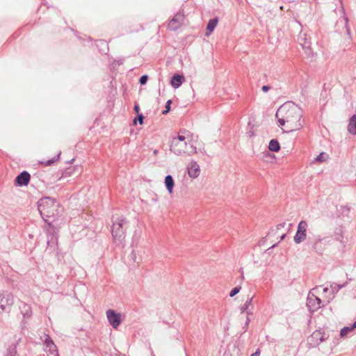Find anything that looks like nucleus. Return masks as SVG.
<instances>
[{
    "mask_svg": "<svg viewBox=\"0 0 356 356\" xmlns=\"http://www.w3.org/2000/svg\"><path fill=\"white\" fill-rule=\"evenodd\" d=\"M323 293H325V294H326L327 293H330V296H328V298H329V297H330V296H332V291H331V289H330V288H328L327 286H326V287H323Z\"/></svg>",
    "mask_w": 356,
    "mask_h": 356,
    "instance_id": "obj_36",
    "label": "nucleus"
},
{
    "mask_svg": "<svg viewBox=\"0 0 356 356\" xmlns=\"http://www.w3.org/2000/svg\"><path fill=\"white\" fill-rule=\"evenodd\" d=\"M324 340H325V339H324V338H323V337H321L320 338V341H323Z\"/></svg>",
    "mask_w": 356,
    "mask_h": 356,
    "instance_id": "obj_48",
    "label": "nucleus"
},
{
    "mask_svg": "<svg viewBox=\"0 0 356 356\" xmlns=\"http://www.w3.org/2000/svg\"><path fill=\"white\" fill-rule=\"evenodd\" d=\"M59 202L50 197H43L38 201V209L47 224H50V220L54 219L58 216Z\"/></svg>",
    "mask_w": 356,
    "mask_h": 356,
    "instance_id": "obj_2",
    "label": "nucleus"
},
{
    "mask_svg": "<svg viewBox=\"0 0 356 356\" xmlns=\"http://www.w3.org/2000/svg\"><path fill=\"white\" fill-rule=\"evenodd\" d=\"M101 42H102V44H104L106 46L107 45L106 43L104 41H101Z\"/></svg>",
    "mask_w": 356,
    "mask_h": 356,
    "instance_id": "obj_47",
    "label": "nucleus"
},
{
    "mask_svg": "<svg viewBox=\"0 0 356 356\" xmlns=\"http://www.w3.org/2000/svg\"><path fill=\"white\" fill-rule=\"evenodd\" d=\"M250 318L248 316H247L246 321H245V325H244V327H243V328L245 329V331L247 330L248 326V325L250 323Z\"/></svg>",
    "mask_w": 356,
    "mask_h": 356,
    "instance_id": "obj_37",
    "label": "nucleus"
},
{
    "mask_svg": "<svg viewBox=\"0 0 356 356\" xmlns=\"http://www.w3.org/2000/svg\"><path fill=\"white\" fill-rule=\"evenodd\" d=\"M149 76L146 74L141 76L139 79V83L140 85H145L147 82Z\"/></svg>",
    "mask_w": 356,
    "mask_h": 356,
    "instance_id": "obj_35",
    "label": "nucleus"
},
{
    "mask_svg": "<svg viewBox=\"0 0 356 356\" xmlns=\"http://www.w3.org/2000/svg\"><path fill=\"white\" fill-rule=\"evenodd\" d=\"M348 131L352 135L356 136V114L353 115L349 120Z\"/></svg>",
    "mask_w": 356,
    "mask_h": 356,
    "instance_id": "obj_16",
    "label": "nucleus"
},
{
    "mask_svg": "<svg viewBox=\"0 0 356 356\" xmlns=\"http://www.w3.org/2000/svg\"><path fill=\"white\" fill-rule=\"evenodd\" d=\"M188 173L190 177L196 178L200 175V166L196 161H191L188 168Z\"/></svg>",
    "mask_w": 356,
    "mask_h": 356,
    "instance_id": "obj_11",
    "label": "nucleus"
},
{
    "mask_svg": "<svg viewBox=\"0 0 356 356\" xmlns=\"http://www.w3.org/2000/svg\"><path fill=\"white\" fill-rule=\"evenodd\" d=\"M31 179L30 174L24 170L19 173L15 179V185L17 186H26Z\"/></svg>",
    "mask_w": 356,
    "mask_h": 356,
    "instance_id": "obj_8",
    "label": "nucleus"
},
{
    "mask_svg": "<svg viewBox=\"0 0 356 356\" xmlns=\"http://www.w3.org/2000/svg\"><path fill=\"white\" fill-rule=\"evenodd\" d=\"M74 160V159H72V160L70 161V163L72 162Z\"/></svg>",
    "mask_w": 356,
    "mask_h": 356,
    "instance_id": "obj_51",
    "label": "nucleus"
},
{
    "mask_svg": "<svg viewBox=\"0 0 356 356\" xmlns=\"http://www.w3.org/2000/svg\"><path fill=\"white\" fill-rule=\"evenodd\" d=\"M172 104V100L171 99H168L165 104V109L162 111V114L163 115H166L167 113H169V111H170V105Z\"/></svg>",
    "mask_w": 356,
    "mask_h": 356,
    "instance_id": "obj_32",
    "label": "nucleus"
},
{
    "mask_svg": "<svg viewBox=\"0 0 356 356\" xmlns=\"http://www.w3.org/2000/svg\"><path fill=\"white\" fill-rule=\"evenodd\" d=\"M241 277H242V279H244L243 272V271H241Z\"/></svg>",
    "mask_w": 356,
    "mask_h": 356,
    "instance_id": "obj_49",
    "label": "nucleus"
},
{
    "mask_svg": "<svg viewBox=\"0 0 356 356\" xmlns=\"http://www.w3.org/2000/svg\"><path fill=\"white\" fill-rule=\"evenodd\" d=\"M157 152H158V151H157V150H154V154H157Z\"/></svg>",
    "mask_w": 356,
    "mask_h": 356,
    "instance_id": "obj_50",
    "label": "nucleus"
},
{
    "mask_svg": "<svg viewBox=\"0 0 356 356\" xmlns=\"http://www.w3.org/2000/svg\"><path fill=\"white\" fill-rule=\"evenodd\" d=\"M44 344L46 346L47 348L49 346H51L52 348L53 347V345H54V341L52 340V339L49 336V335H47L45 339L44 340Z\"/></svg>",
    "mask_w": 356,
    "mask_h": 356,
    "instance_id": "obj_29",
    "label": "nucleus"
},
{
    "mask_svg": "<svg viewBox=\"0 0 356 356\" xmlns=\"http://www.w3.org/2000/svg\"><path fill=\"white\" fill-rule=\"evenodd\" d=\"M73 169L71 168H67L62 174V177L58 179L60 180L62 177H69L72 175Z\"/></svg>",
    "mask_w": 356,
    "mask_h": 356,
    "instance_id": "obj_33",
    "label": "nucleus"
},
{
    "mask_svg": "<svg viewBox=\"0 0 356 356\" xmlns=\"http://www.w3.org/2000/svg\"><path fill=\"white\" fill-rule=\"evenodd\" d=\"M134 110L136 113H137V114L140 113V106L138 104H135L134 106Z\"/></svg>",
    "mask_w": 356,
    "mask_h": 356,
    "instance_id": "obj_39",
    "label": "nucleus"
},
{
    "mask_svg": "<svg viewBox=\"0 0 356 356\" xmlns=\"http://www.w3.org/2000/svg\"><path fill=\"white\" fill-rule=\"evenodd\" d=\"M241 289V286H236L233 288L229 293V297H234V296H236L238 293H239Z\"/></svg>",
    "mask_w": 356,
    "mask_h": 356,
    "instance_id": "obj_34",
    "label": "nucleus"
},
{
    "mask_svg": "<svg viewBox=\"0 0 356 356\" xmlns=\"http://www.w3.org/2000/svg\"><path fill=\"white\" fill-rule=\"evenodd\" d=\"M261 354V350L259 348H257L256 351L251 355V356H259Z\"/></svg>",
    "mask_w": 356,
    "mask_h": 356,
    "instance_id": "obj_41",
    "label": "nucleus"
},
{
    "mask_svg": "<svg viewBox=\"0 0 356 356\" xmlns=\"http://www.w3.org/2000/svg\"><path fill=\"white\" fill-rule=\"evenodd\" d=\"M186 137L184 136L179 135L177 137L172 138L170 142V149L175 154L181 156L184 154L185 150H184V148H178V146L179 145H184V147H186Z\"/></svg>",
    "mask_w": 356,
    "mask_h": 356,
    "instance_id": "obj_4",
    "label": "nucleus"
},
{
    "mask_svg": "<svg viewBox=\"0 0 356 356\" xmlns=\"http://www.w3.org/2000/svg\"><path fill=\"white\" fill-rule=\"evenodd\" d=\"M351 327L353 330L356 328V321L351 325Z\"/></svg>",
    "mask_w": 356,
    "mask_h": 356,
    "instance_id": "obj_43",
    "label": "nucleus"
},
{
    "mask_svg": "<svg viewBox=\"0 0 356 356\" xmlns=\"http://www.w3.org/2000/svg\"><path fill=\"white\" fill-rule=\"evenodd\" d=\"M131 258L134 262H136V255L134 250L131 252Z\"/></svg>",
    "mask_w": 356,
    "mask_h": 356,
    "instance_id": "obj_40",
    "label": "nucleus"
},
{
    "mask_svg": "<svg viewBox=\"0 0 356 356\" xmlns=\"http://www.w3.org/2000/svg\"><path fill=\"white\" fill-rule=\"evenodd\" d=\"M327 157L328 156L326 153L321 152L314 159V161L323 162L325 161Z\"/></svg>",
    "mask_w": 356,
    "mask_h": 356,
    "instance_id": "obj_27",
    "label": "nucleus"
},
{
    "mask_svg": "<svg viewBox=\"0 0 356 356\" xmlns=\"http://www.w3.org/2000/svg\"><path fill=\"white\" fill-rule=\"evenodd\" d=\"M5 356H19L17 351V344H11L6 350Z\"/></svg>",
    "mask_w": 356,
    "mask_h": 356,
    "instance_id": "obj_20",
    "label": "nucleus"
},
{
    "mask_svg": "<svg viewBox=\"0 0 356 356\" xmlns=\"http://www.w3.org/2000/svg\"><path fill=\"white\" fill-rule=\"evenodd\" d=\"M299 43L302 45L303 49H309L310 47V42L307 41L305 38L300 36L298 38Z\"/></svg>",
    "mask_w": 356,
    "mask_h": 356,
    "instance_id": "obj_24",
    "label": "nucleus"
},
{
    "mask_svg": "<svg viewBox=\"0 0 356 356\" xmlns=\"http://www.w3.org/2000/svg\"><path fill=\"white\" fill-rule=\"evenodd\" d=\"M270 89V86H266V85H265V86H263L261 87V90H262V91H263L264 92H268Z\"/></svg>",
    "mask_w": 356,
    "mask_h": 356,
    "instance_id": "obj_38",
    "label": "nucleus"
},
{
    "mask_svg": "<svg viewBox=\"0 0 356 356\" xmlns=\"http://www.w3.org/2000/svg\"><path fill=\"white\" fill-rule=\"evenodd\" d=\"M321 300L312 291H309L307 298V306L310 312L317 311L321 307Z\"/></svg>",
    "mask_w": 356,
    "mask_h": 356,
    "instance_id": "obj_6",
    "label": "nucleus"
},
{
    "mask_svg": "<svg viewBox=\"0 0 356 356\" xmlns=\"http://www.w3.org/2000/svg\"><path fill=\"white\" fill-rule=\"evenodd\" d=\"M144 115L143 113H138L136 115V118L134 120L133 122L134 124H136L137 121H138L140 124H143L144 122Z\"/></svg>",
    "mask_w": 356,
    "mask_h": 356,
    "instance_id": "obj_30",
    "label": "nucleus"
},
{
    "mask_svg": "<svg viewBox=\"0 0 356 356\" xmlns=\"http://www.w3.org/2000/svg\"><path fill=\"white\" fill-rule=\"evenodd\" d=\"M164 183H165V186L166 187L168 192L170 194H172V191H173V188L175 186V181H174L172 176L170 175H168L165 177Z\"/></svg>",
    "mask_w": 356,
    "mask_h": 356,
    "instance_id": "obj_14",
    "label": "nucleus"
},
{
    "mask_svg": "<svg viewBox=\"0 0 356 356\" xmlns=\"http://www.w3.org/2000/svg\"><path fill=\"white\" fill-rule=\"evenodd\" d=\"M111 234L113 242L116 245L124 246L127 229L129 227V221L124 217L112 218Z\"/></svg>",
    "mask_w": 356,
    "mask_h": 356,
    "instance_id": "obj_3",
    "label": "nucleus"
},
{
    "mask_svg": "<svg viewBox=\"0 0 356 356\" xmlns=\"http://www.w3.org/2000/svg\"><path fill=\"white\" fill-rule=\"evenodd\" d=\"M22 308L24 309V313H23L24 316H26V317L31 316V311L29 308V306L27 305L26 304H24V306Z\"/></svg>",
    "mask_w": 356,
    "mask_h": 356,
    "instance_id": "obj_31",
    "label": "nucleus"
},
{
    "mask_svg": "<svg viewBox=\"0 0 356 356\" xmlns=\"http://www.w3.org/2000/svg\"><path fill=\"white\" fill-rule=\"evenodd\" d=\"M106 317L110 325L114 329H116L122 323L120 314L113 309L106 311Z\"/></svg>",
    "mask_w": 356,
    "mask_h": 356,
    "instance_id": "obj_7",
    "label": "nucleus"
},
{
    "mask_svg": "<svg viewBox=\"0 0 356 356\" xmlns=\"http://www.w3.org/2000/svg\"><path fill=\"white\" fill-rule=\"evenodd\" d=\"M60 152H59L56 156H54L52 159H49L45 161H40V163L44 164L45 166H50L56 161H58L60 159Z\"/></svg>",
    "mask_w": 356,
    "mask_h": 356,
    "instance_id": "obj_22",
    "label": "nucleus"
},
{
    "mask_svg": "<svg viewBox=\"0 0 356 356\" xmlns=\"http://www.w3.org/2000/svg\"><path fill=\"white\" fill-rule=\"evenodd\" d=\"M1 296H2V293H0V298H1Z\"/></svg>",
    "mask_w": 356,
    "mask_h": 356,
    "instance_id": "obj_52",
    "label": "nucleus"
},
{
    "mask_svg": "<svg viewBox=\"0 0 356 356\" xmlns=\"http://www.w3.org/2000/svg\"><path fill=\"white\" fill-rule=\"evenodd\" d=\"M286 236V234H283L281 236H280V241H282Z\"/></svg>",
    "mask_w": 356,
    "mask_h": 356,
    "instance_id": "obj_44",
    "label": "nucleus"
},
{
    "mask_svg": "<svg viewBox=\"0 0 356 356\" xmlns=\"http://www.w3.org/2000/svg\"><path fill=\"white\" fill-rule=\"evenodd\" d=\"M276 246H277V243L273 245L269 249H273V248H274Z\"/></svg>",
    "mask_w": 356,
    "mask_h": 356,
    "instance_id": "obj_45",
    "label": "nucleus"
},
{
    "mask_svg": "<svg viewBox=\"0 0 356 356\" xmlns=\"http://www.w3.org/2000/svg\"><path fill=\"white\" fill-rule=\"evenodd\" d=\"M302 111L301 108L292 102L283 104L277 109L275 118L279 127L285 126L284 133H290L302 128L304 120H302Z\"/></svg>",
    "mask_w": 356,
    "mask_h": 356,
    "instance_id": "obj_1",
    "label": "nucleus"
},
{
    "mask_svg": "<svg viewBox=\"0 0 356 356\" xmlns=\"http://www.w3.org/2000/svg\"><path fill=\"white\" fill-rule=\"evenodd\" d=\"M184 150H185L184 154L191 155L196 153V147L193 145H188L186 144V147H184Z\"/></svg>",
    "mask_w": 356,
    "mask_h": 356,
    "instance_id": "obj_23",
    "label": "nucleus"
},
{
    "mask_svg": "<svg viewBox=\"0 0 356 356\" xmlns=\"http://www.w3.org/2000/svg\"><path fill=\"white\" fill-rule=\"evenodd\" d=\"M58 250V238L55 236L49 237L47 239V250L51 252H56Z\"/></svg>",
    "mask_w": 356,
    "mask_h": 356,
    "instance_id": "obj_13",
    "label": "nucleus"
},
{
    "mask_svg": "<svg viewBox=\"0 0 356 356\" xmlns=\"http://www.w3.org/2000/svg\"><path fill=\"white\" fill-rule=\"evenodd\" d=\"M178 148H184V145H179Z\"/></svg>",
    "mask_w": 356,
    "mask_h": 356,
    "instance_id": "obj_46",
    "label": "nucleus"
},
{
    "mask_svg": "<svg viewBox=\"0 0 356 356\" xmlns=\"http://www.w3.org/2000/svg\"><path fill=\"white\" fill-rule=\"evenodd\" d=\"M184 81V76L182 74H175L172 76L170 83L171 86L177 89L179 88Z\"/></svg>",
    "mask_w": 356,
    "mask_h": 356,
    "instance_id": "obj_12",
    "label": "nucleus"
},
{
    "mask_svg": "<svg viewBox=\"0 0 356 356\" xmlns=\"http://www.w3.org/2000/svg\"><path fill=\"white\" fill-rule=\"evenodd\" d=\"M52 220H50V224L49 225V227L47 229V239L49 238V237L55 236L56 238H58V233L56 231V228L51 225Z\"/></svg>",
    "mask_w": 356,
    "mask_h": 356,
    "instance_id": "obj_19",
    "label": "nucleus"
},
{
    "mask_svg": "<svg viewBox=\"0 0 356 356\" xmlns=\"http://www.w3.org/2000/svg\"><path fill=\"white\" fill-rule=\"evenodd\" d=\"M307 227L308 225L305 220H301L298 223L297 231L293 238L296 243L299 244L305 240Z\"/></svg>",
    "mask_w": 356,
    "mask_h": 356,
    "instance_id": "obj_5",
    "label": "nucleus"
},
{
    "mask_svg": "<svg viewBox=\"0 0 356 356\" xmlns=\"http://www.w3.org/2000/svg\"><path fill=\"white\" fill-rule=\"evenodd\" d=\"M285 226V222H282L277 225V229H280V227H284Z\"/></svg>",
    "mask_w": 356,
    "mask_h": 356,
    "instance_id": "obj_42",
    "label": "nucleus"
},
{
    "mask_svg": "<svg viewBox=\"0 0 356 356\" xmlns=\"http://www.w3.org/2000/svg\"><path fill=\"white\" fill-rule=\"evenodd\" d=\"M322 240L321 238H316L312 245L313 250L318 254H322L324 250Z\"/></svg>",
    "mask_w": 356,
    "mask_h": 356,
    "instance_id": "obj_15",
    "label": "nucleus"
},
{
    "mask_svg": "<svg viewBox=\"0 0 356 356\" xmlns=\"http://www.w3.org/2000/svg\"><path fill=\"white\" fill-rule=\"evenodd\" d=\"M53 347L52 348L51 346H49L48 347V352L50 355V356H57L58 355V348H57V346H56V344L53 345Z\"/></svg>",
    "mask_w": 356,
    "mask_h": 356,
    "instance_id": "obj_26",
    "label": "nucleus"
},
{
    "mask_svg": "<svg viewBox=\"0 0 356 356\" xmlns=\"http://www.w3.org/2000/svg\"><path fill=\"white\" fill-rule=\"evenodd\" d=\"M341 287H342V285H339L336 283L332 284L330 285L332 296L329 297V299H332L334 297V293L337 292Z\"/></svg>",
    "mask_w": 356,
    "mask_h": 356,
    "instance_id": "obj_25",
    "label": "nucleus"
},
{
    "mask_svg": "<svg viewBox=\"0 0 356 356\" xmlns=\"http://www.w3.org/2000/svg\"><path fill=\"white\" fill-rule=\"evenodd\" d=\"M268 149L273 152H277L280 149V145L277 139H272L268 144Z\"/></svg>",
    "mask_w": 356,
    "mask_h": 356,
    "instance_id": "obj_18",
    "label": "nucleus"
},
{
    "mask_svg": "<svg viewBox=\"0 0 356 356\" xmlns=\"http://www.w3.org/2000/svg\"><path fill=\"white\" fill-rule=\"evenodd\" d=\"M13 296L12 294H7L6 296H1L0 298V308L2 310H6L7 312H10V307L13 304Z\"/></svg>",
    "mask_w": 356,
    "mask_h": 356,
    "instance_id": "obj_9",
    "label": "nucleus"
},
{
    "mask_svg": "<svg viewBox=\"0 0 356 356\" xmlns=\"http://www.w3.org/2000/svg\"><path fill=\"white\" fill-rule=\"evenodd\" d=\"M184 13L181 12L177 13L168 24V29L171 31H177L181 26L180 21L184 19Z\"/></svg>",
    "mask_w": 356,
    "mask_h": 356,
    "instance_id": "obj_10",
    "label": "nucleus"
},
{
    "mask_svg": "<svg viewBox=\"0 0 356 356\" xmlns=\"http://www.w3.org/2000/svg\"><path fill=\"white\" fill-rule=\"evenodd\" d=\"M218 19L217 17L209 19L207 25V30L209 32H212L217 26Z\"/></svg>",
    "mask_w": 356,
    "mask_h": 356,
    "instance_id": "obj_21",
    "label": "nucleus"
},
{
    "mask_svg": "<svg viewBox=\"0 0 356 356\" xmlns=\"http://www.w3.org/2000/svg\"><path fill=\"white\" fill-rule=\"evenodd\" d=\"M352 330H353V329L352 328L351 325L343 327L340 331V336L343 337Z\"/></svg>",
    "mask_w": 356,
    "mask_h": 356,
    "instance_id": "obj_28",
    "label": "nucleus"
},
{
    "mask_svg": "<svg viewBox=\"0 0 356 356\" xmlns=\"http://www.w3.org/2000/svg\"><path fill=\"white\" fill-rule=\"evenodd\" d=\"M252 297L249 298L243 305L241 308V313H246L248 315H251L252 314V309H250V306L252 305Z\"/></svg>",
    "mask_w": 356,
    "mask_h": 356,
    "instance_id": "obj_17",
    "label": "nucleus"
}]
</instances>
